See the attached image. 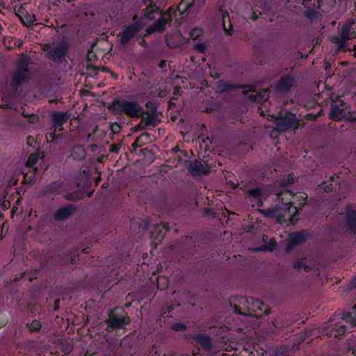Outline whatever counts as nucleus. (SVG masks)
<instances>
[{"mask_svg": "<svg viewBox=\"0 0 356 356\" xmlns=\"http://www.w3.org/2000/svg\"><path fill=\"white\" fill-rule=\"evenodd\" d=\"M193 49L198 53L205 54L207 49V44L204 42H197L193 46Z\"/></svg>", "mask_w": 356, "mask_h": 356, "instance_id": "obj_43", "label": "nucleus"}, {"mask_svg": "<svg viewBox=\"0 0 356 356\" xmlns=\"http://www.w3.org/2000/svg\"><path fill=\"white\" fill-rule=\"evenodd\" d=\"M295 86V79L289 74L282 76L277 82L275 88L281 92H287Z\"/></svg>", "mask_w": 356, "mask_h": 356, "instance_id": "obj_16", "label": "nucleus"}, {"mask_svg": "<svg viewBox=\"0 0 356 356\" xmlns=\"http://www.w3.org/2000/svg\"><path fill=\"white\" fill-rule=\"evenodd\" d=\"M129 318L126 312L121 308H115L108 315L106 321L108 325L114 329H121L124 325L129 323Z\"/></svg>", "mask_w": 356, "mask_h": 356, "instance_id": "obj_6", "label": "nucleus"}, {"mask_svg": "<svg viewBox=\"0 0 356 356\" xmlns=\"http://www.w3.org/2000/svg\"><path fill=\"white\" fill-rule=\"evenodd\" d=\"M339 176H336V177H335V175L330 176L329 179L327 180L324 181L321 184V188H323V190L326 193H330V192L337 191V189L338 188L337 179H339Z\"/></svg>", "mask_w": 356, "mask_h": 356, "instance_id": "obj_22", "label": "nucleus"}, {"mask_svg": "<svg viewBox=\"0 0 356 356\" xmlns=\"http://www.w3.org/2000/svg\"><path fill=\"white\" fill-rule=\"evenodd\" d=\"M238 86H239V89H246L245 91L243 92L245 95H247L248 92H256V86L253 84H238Z\"/></svg>", "mask_w": 356, "mask_h": 356, "instance_id": "obj_40", "label": "nucleus"}, {"mask_svg": "<svg viewBox=\"0 0 356 356\" xmlns=\"http://www.w3.org/2000/svg\"><path fill=\"white\" fill-rule=\"evenodd\" d=\"M277 198L282 204L265 210V216L275 218L279 223L296 224L300 220V211L307 201V195L305 193L293 194L286 191L280 193Z\"/></svg>", "mask_w": 356, "mask_h": 356, "instance_id": "obj_1", "label": "nucleus"}, {"mask_svg": "<svg viewBox=\"0 0 356 356\" xmlns=\"http://www.w3.org/2000/svg\"><path fill=\"white\" fill-rule=\"evenodd\" d=\"M72 156L76 160H82L86 158V152L83 146L75 145L72 149Z\"/></svg>", "mask_w": 356, "mask_h": 356, "instance_id": "obj_26", "label": "nucleus"}, {"mask_svg": "<svg viewBox=\"0 0 356 356\" xmlns=\"http://www.w3.org/2000/svg\"><path fill=\"white\" fill-rule=\"evenodd\" d=\"M27 118L29 122L32 124L37 122L39 120L38 116L33 113H31V115Z\"/></svg>", "mask_w": 356, "mask_h": 356, "instance_id": "obj_51", "label": "nucleus"}, {"mask_svg": "<svg viewBox=\"0 0 356 356\" xmlns=\"http://www.w3.org/2000/svg\"><path fill=\"white\" fill-rule=\"evenodd\" d=\"M265 239H268V236L266 235L263 236V241H264V245L261 248L262 250H266L268 252L273 251L277 247V242L275 238H272L269 239L268 242H266Z\"/></svg>", "mask_w": 356, "mask_h": 356, "instance_id": "obj_31", "label": "nucleus"}, {"mask_svg": "<svg viewBox=\"0 0 356 356\" xmlns=\"http://www.w3.org/2000/svg\"><path fill=\"white\" fill-rule=\"evenodd\" d=\"M28 75V70L24 67V64L18 66L16 72L11 79L10 86L16 90L26 79Z\"/></svg>", "mask_w": 356, "mask_h": 356, "instance_id": "obj_13", "label": "nucleus"}, {"mask_svg": "<svg viewBox=\"0 0 356 356\" xmlns=\"http://www.w3.org/2000/svg\"><path fill=\"white\" fill-rule=\"evenodd\" d=\"M77 210L74 204H67L58 209L54 213V218L57 221H64L72 216Z\"/></svg>", "mask_w": 356, "mask_h": 356, "instance_id": "obj_14", "label": "nucleus"}, {"mask_svg": "<svg viewBox=\"0 0 356 356\" xmlns=\"http://www.w3.org/2000/svg\"><path fill=\"white\" fill-rule=\"evenodd\" d=\"M311 236L310 233L307 229L301 231L291 232L288 235V241L286 245V251L290 252L296 247L304 243Z\"/></svg>", "mask_w": 356, "mask_h": 356, "instance_id": "obj_8", "label": "nucleus"}, {"mask_svg": "<svg viewBox=\"0 0 356 356\" xmlns=\"http://www.w3.org/2000/svg\"><path fill=\"white\" fill-rule=\"evenodd\" d=\"M115 113H124L131 117L141 116L142 107L137 102H129L125 99H116L108 107Z\"/></svg>", "mask_w": 356, "mask_h": 356, "instance_id": "obj_3", "label": "nucleus"}, {"mask_svg": "<svg viewBox=\"0 0 356 356\" xmlns=\"http://www.w3.org/2000/svg\"><path fill=\"white\" fill-rule=\"evenodd\" d=\"M303 13L304 15L312 22L318 19L321 16V14L318 11L309 7L304 11Z\"/></svg>", "mask_w": 356, "mask_h": 356, "instance_id": "obj_32", "label": "nucleus"}, {"mask_svg": "<svg viewBox=\"0 0 356 356\" xmlns=\"http://www.w3.org/2000/svg\"><path fill=\"white\" fill-rule=\"evenodd\" d=\"M172 329L175 331H186L187 329L186 325L184 323H175L172 325Z\"/></svg>", "mask_w": 356, "mask_h": 356, "instance_id": "obj_45", "label": "nucleus"}, {"mask_svg": "<svg viewBox=\"0 0 356 356\" xmlns=\"http://www.w3.org/2000/svg\"><path fill=\"white\" fill-rule=\"evenodd\" d=\"M157 241H159V243L161 242L162 239L165 236V234L166 232H168L170 230V226L168 224L163 223V222H157Z\"/></svg>", "mask_w": 356, "mask_h": 356, "instance_id": "obj_29", "label": "nucleus"}, {"mask_svg": "<svg viewBox=\"0 0 356 356\" xmlns=\"http://www.w3.org/2000/svg\"><path fill=\"white\" fill-rule=\"evenodd\" d=\"M147 110L141 113L142 120L140 123L135 127L136 131L143 129L148 126L154 127L156 121V108L154 106V103L148 101L145 105Z\"/></svg>", "mask_w": 356, "mask_h": 356, "instance_id": "obj_9", "label": "nucleus"}, {"mask_svg": "<svg viewBox=\"0 0 356 356\" xmlns=\"http://www.w3.org/2000/svg\"><path fill=\"white\" fill-rule=\"evenodd\" d=\"M330 356H356V348L349 345L337 350Z\"/></svg>", "mask_w": 356, "mask_h": 356, "instance_id": "obj_25", "label": "nucleus"}, {"mask_svg": "<svg viewBox=\"0 0 356 356\" xmlns=\"http://www.w3.org/2000/svg\"><path fill=\"white\" fill-rule=\"evenodd\" d=\"M297 124V118L295 115H288L280 118L277 121V127L280 131L284 132L291 129H295Z\"/></svg>", "mask_w": 356, "mask_h": 356, "instance_id": "obj_12", "label": "nucleus"}, {"mask_svg": "<svg viewBox=\"0 0 356 356\" xmlns=\"http://www.w3.org/2000/svg\"><path fill=\"white\" fill-rule=\"evenodd\" d=\"M165 40H166V43L168 44V46L170 48H174L178 45V43L177 42H172L170 40V36L169 35H166Z\"/></svg>", "mask_w": 356, "mask_h": 356, "instance_id": "obj_49", "label": "nucleus"}, {"mask_svg": "<svg viewBox=\"0 0 356 356\" xmlns=\"http://www.w3.org/2000/svg\"><path fill=\"white\" fill-rule=\"evenodd\" d=\"M70 117L67 112L54 111L51 115V120L54 127L58 131H61L63 124L69 120Z\"/></svg>", "mask_w": 356, "mask_h": 356, "instance_id": "obj_18", "label": "nucleus"}, {"mask_svg": "<svg viewBox=\"0 0 356 356\" xmlns=\"http://www.w3.org/2000/svg\"><path fill=\"white\" fill-rule=\"evenodd\" d=\"M203 30L201 28L195 27L190 31V36L193 40H197L203 35Z\"/></svg>", "mask_w": 356, "mask_h": 356, "instance_id": "obj_36", "label": "nucleus"}, {"mask_svg": "<svg viewBox=\"0 0 356 356\" xmlns=\"http://www.w3.org/2000/svg\"><path fill=\"white\" fill-rule=\"evenodd\" d=\"M343 225L346 236H356V209H353L351 204L346 207Z\"/></svg>", "mask_w": 356, "mask_h": 356, "instance_id": "obj_7", "label": "nucleus"}, {"mask_svg": "<svg viewBox=\"0 0 356 356\" xmlns=\"http://www.w3.org/2000/svg\"><path fill=\"white\" fill-rule=\"evenodd\" d=\"M194 341L206 350H209L212 346V339L206 334H196L193 336Z\"/></svg>", "mask_w": 356, "mask_h": 356, "instance_id": "obj_21", "label": "nucleus"}, {"mask_svg": "<svg viewBox=\"0 0 356 356\" xmlns=\"http://www.w3.org/2000/svg\"><path fill=\"white\" fill-rule=\"evenodd\" d=\"M294 268H304L306 271H307V269L309 268L308 266L302 259L296 261L294 263Z\"/></svg>", "mask_w": 356, "mask_h": 356, "instance_id": "obj_46", "label": "nucleus"}, {"mask_svg": "<svg viewBox=\"0 0 356 356\" xmlns=\"http://www.w3.org/2000/svg\"><path fill=\"white\" fill-rule=\"evenodd\" d=\"M346 116L345 111L338 105H334L329 113V118L335 121H341Z\"/></svg>", "mask_w": 356, "mask_h": 356, "instance_id": "obj_24", "label": "nucleus"}, {"mask_svg": "<svg viewBox=\"0 0 356 356\" xmlns=\"http://www.w3.org/2000/svg\"><path fill=\"white\" fill-rule=\"evenodd\" d=\"M41 323L39 321L34 320L31 323L29 329L31 332L38 331L41 328Z\"/></svg>", "mask_w": 356, "mask_h": 356, "instance_id": "obj_44", "label": "nucleus"}, {"mask_svg": "<svg viewBox=\"0 0 356 356\" xmlns=\"http://www.w3.org/2000/svg\"><path fill=\"white\" fill-rule=\"evenodd\" d=\"M144 3L147 6V9L145 13V17L149 19H153L154 18V3L153 0H143Z\"/></svg>", "mask_w": 356, "mask_h": 356, "instance_id": "obj_30", "label": "nucleus"}, {"mask_svg": "<svg viewBox=\"0 0 356 356\" xmlns=\"http://www.w3.org/2000/svg\"><path fill=\"white\" fill-rule=\"evenodd\" d=\"M233 309H234V312L235 314H243L242 312H241V308L239 306L234 305Z\"/></svg>", "mask_w": 356, "mask_h": 356, "instance_id": "obj_57", "label": "nucleus"}, {"mask_svg": "<svg viewBox=\"0 0 356 356\" xmlns=\"http://www.w3.org/2000/svg\"><path fill=\"white\" fill-rule=\"evenodd\" d=\"M82 195L78 191H74L72 193H68L65 195V198L68 201H76L81 199Z\"/></svg>", "mask_w": 356, "mask_h": 356, "instance_id": "obj_37", "label": "nucleus"}, {"mask_svg": "<svg viewBox=\"0 0 356 356\" xmlns=\"http://www.w3.org/2000/svg\"><path fill=\"white\" fill-rule=\"evenodd\" d=\"M111 130L113 134H118L120 131V126L118 124H113L111 125Z\"/></svg>", "mask_w": 356, "mask_h": 356, "instance_id": "obj_50", "label": "nucleus"}, {"mask_svg": "<svg viewBox=\"0 0 356 356\" xmlns=\"http://www.w3.org/2000/svg\"><path fill=\"white\" fill-rule=\"evenodd\" d=\"M15 13L22 24L27 27H29L36 21L35 15L29 13L23 6H19L17 9H15Z\"/></svg>", "mask_w": 356, "mask_h": 356, "instance_id": "obj_17", "label": "nucleus"}, {"mask_svg": "<svg viewBox=\"0 0 356 356\" xmlns=\"http://www.w3.org/2000/svg\"><path fill=\"white\" fill-rule=\"evenodd\" d=\"M356 327V304L346 312L330 318L322 327V333L330 340L341 339L346 332H353Z\"/></svg>", "mask_w": 356, "mask_h": 356, "instance_id": "obj_2", "label": "nucleus"}, {"mask_svg": "<svg viewBox=\"0 0 356 356\" xmlns=\"http://www.w3.org/2000/svg\"><path fill=\"white\" fill-rule=\"evenodd\" d=\"M262 9H263V11L264 13H266V12H268L270 9V6L269 5H267L266 3H264L263 6H262Z\"/></svg>", "mask_w": 356, "mask_h": 356, "instance_id": "obj_63", "label": "nucleus"}, {"mask_svg": "<svg viewBox=\"0 0 356 356\" xmlns=\"http://www.w3.org/2000/svg\"><path fill=\"white\" fill-rule=\"evenodd\" d=\"M168 284V281L165 277L157 275V290H164Z\"/></svg>", "mask_w": 356, "mask_h": 356, "instance_id": "obj_34", "label": "nucleus"}, {"mask_svg": "<svg viewBox=\"0 0 356 356\" xmlns=\"http://www.w3.org/2000/svg\"><path fill=\"white\" fill-rule=\"evenodd\" d=\"M22 114L24 118H28L31 115L29 112H26L25 110L23 111Z\"/></svg>", "mask_w": 356, "mask_h": 356, "instance_id": "obj_64", "label": "nucleus"}, {"mask_svg": "<svg viewBox=\"0 0 356 356\" xmlns=\"http://www.w3.org/2000/svg\"><path fill=\"white\" fill-rule=\"evenodd\" d=\"M39 159V154L33 153L31 154L28 158L26 165L29 168H33L34 165L38 162Z\"/></svg>", "mask_w": 356, "mask_h": 356, "instance_id": "obj_35", "label": "nucleus"}, {"mask_svg": "<svg viewBox=\"0 0 356 356\" xmlns=\"http://www.w3.org/2000/svg\"><path fill=\"white\" fill-rule=\"evenodd\" d=\"M17 181L18 179L16 177H12L9 182L10 186H15L17 184Z\"/></svg>", "mask_w": 356, "mask_h": 356, "instance_id": "obj_55", "label": "nucleus"}, {"mask_svg": "<svg viewBox=\"0 0 356 356\" xmlns=\"http://www.w3.org/2000/svg\"><path fill=\"white\" fill-rule=\"evenodd\" d=\"M120 145H112L110 151L112 152H118L120 149Z\"/></svg>", "mask_w": 356, "mask_h": 356, "instance_id": "obj_59", "label": "nucleus"}, {"mask_svg": "<svg viewBox=\"0 0 356 356\" xmlns=\"http://www.w3.org/2000/svg\"><path fill=\"white\" fill-rule=\"evenodd\" d=\"M194 0H181L180 3L177 5L175 10L172 9L175 15V19L177 17L184 19L188 15L191 7L193 5Z\"/></svg>", "mask_w": 356, "mask_h": 356, "instance_id": "obj_15", "label": "nucleus"}, {"mask_svg": "<svg viewBox=\"0 0 356 356\" xmlns=\"http://www.w3.org/2000/svg\"><path fill=\"white\" fill-rule=\"evenodd\" d=\"M210 75L214 79H219L220 77V74L219 72H215V71H211L210 73Z\"/></svg>", "mask_w": 356, "mask_h": 356, "instance_id": "obj_56", "label": "nucleus"}, {"mask_svg": "<svg viewBox=\"0 0 356 356\" xmlns=\"http://www.w3.org/2000/svg\"><path fill=\"white\" fill-rule=\"evenodd\" d=\"M172 7L167 10V16H162L157 19V32H163L172 21Z\"/></svg>", "mask_w": 356, "mask_h": 356, "instance_id": "obj_20", "label": "nucleus"}, {"mask_svg": "<svg viewBox=\"0 0 356 356\" xmlns=\"http://www.w3.org/2000/svg\"><path fill=\"white\" fill-rule=\"evenodd\" d=\"M222 15L223 29L227 35H232L233 34V26L231 23L229 14L225 12Z\"/></svg>", "mask_w": 356, "mask_h": 356, "instance_id": "obj_27", "label": "nucleus"}, {"mask_svg": "<svg viewBox=\"0 0 356 356\" xmlns=\"http://www.w3.org/2000/svg\"><path fill=\"white\" fill-rule=\"evenodd\" d=\"M34 176H28L27 175H24V184H31L33 181Z\"/></svg>", "mask_w": 356, "mask_h": 356, "instance_id": "obj_52", "label": "nucleus"}, {"mask_svg": "<svg viewBox=\"0 0 356 356\" xmlns=\"http://www.w3.org/2000/svg\"><path fill=\"white\" fill-rule=\"evenodd\" d=\"M56 129L55 128L54 132L49 134V137L51 138L52 140H56L59 136V135H56Z\"/></svg>", "mask_w": 356, "mask_h": 356, "instance_id": "obj_61", "label": "nucleus"}, {"mask_svg": "<svg viewBox=\"0 0 356 356\" xmlns=\"http://www.w3.org/2000/svg\"><path fill=\"white\" fill-rule=\"evenodd\" d=\"M147 31L148 32V34L154 33L156 31V22H154L153 24L151 26H149Z\"/></svg>", "mask_w": 356, "mask_h": 356, "instance_id": "obj_58", "label": "nucleus"}, {"mask_svg": "<svg viewBox=\"0 0 356 356\" xmlns=\"http://www.w3.org/2000/svg\"><path fill=\"white\" fill-rule=\"evenodd\" d=\"M187 168L193 176L208 175L211 172L210 165L207 163L204 164L202 161L198 160H195L193 162L191 161Z\"/></svg>", "mask_w": 356, "mask_h": 356, "instance_id": "obj_11", "label": "nucleus"}, {"mask_svg": "<svg viewBox=\"0 0 356 356\" xmlns=\"http://www.w3.org/2000/svg\"><path fill=\"white\" fill-rule=\"evenodd\" d=\"M237 85L228 83L224 80H219L215 83L216 90L220 93L238 90L239 86Z\"/></svg>", "mask_w": 356, "mask_h": 356, "instance_id": "obj_23", "label": "nucleus"}, {"mask_svg": "<svg viewBox=\"0 0 356 356\" xmlns=\"http://www.w3.org/2000/svg\"><path fill=\"white\" fill-rule=\"evenodd\" d=\"M149 135L148 134H143L140 136H138L134 143L133 144L134 147L140 146L144 142H147Z\"/></svg>", "mask_w": 356, "mask_h": 356, "instance_id": "obj_38", "label": "nucleus"}, {"mask_svg": "<svg viewBox=\"0 0 356 356\" xmlns=\"http://www.w3.org/2000/svg\"><path fill=\"white\" fill-rule=\"evenodd\" d=\"M291 346L284 344L276 351L275 356H291Z\"/></svg>", "mask_w": 356, "mask_h": 356, "instance_id": "obj_33", "label": "nucleus"}, {"mask_svg": "<svg viewBox=\"0 0 356 356\" xmlns=\"http://www.w3.org/2000/svg\"><path fill=\"white\" fill-rule=\"evenodd\" d=\"M234 300L240 304L245 305L248 311L261 312L266 315L270 312L268 306L258 298L252 296H236Z\"/></svg>", "mask_w": 356, "mask_h": 356, "instance_id": "obj_5", "label": "nucleus"}, {"mask_svg": "<svg viewBox=\"0 0 356 356\" xmlns=\"http://www.w3.org/2000/svg\"><path fill=\"white\" fill-rule=\"evenodd\" d=\"M10 207V202L8 200L3 201L1 204V209L3 211L7 210Z\"/></svg>", "mask_w": 356, "mask_h": 356, "instance_id": "obj_54", "label": "nucleus"}, {"mask_svg": "<svg viewBox=\"0 0 356 356\" xmlns=\"http://www.w3.org/2000/svg\"><path fill=\"white\" fill-rule=\"evenodd\" d=\"M262 194L261 190L259 188H254L250 189L248 192V195L250 197L259 198Z\"/></svg>", "mask_w": 356, "mask_h": 356, "instance_id": "obj_41", "label": "nucleus"}, {"mask_svg": "<svg viewBox=\"0 0 356 356\" xmlns=\"http://www.w3.org/2000/svg\"><path fill=\"white\" fill-rule=\"evenodd\" d=\"M346 120L350 122H352V123L355 122H356V113H350L346 118Z\"/></svg>", "mask_w": 356, "mask_h": 356, "instance_id": "obj_53", "label": "nucleus"}, {"mask_svg": "<svg viewBox=\"0 0 356 356\" xmlns=\"http://www.w3.org/2000/svg\"><path fill=\"white\" fill-rule=\"evenodd\" d=\"M166 63L167 61L165 60H161L157 65V66L159 67V68H161V69H163L166 67Z\"/></svg>", "mask_w": 356, "mask_h": 356, "instance_id": "obj_60", "label": "nucleus"}, {"mask_svg": "<svg viewBox=\"0 0 356 356\" xmlns=\"http://www.w3.org/2000/svg\"><path fill=\"white\" fill-rule=\"evenodd\" d=\"M249 98L252 102H259L263 99L262 93L259 92L255 95H250Z\"/></svg>", "mask_w": 356, "mask_h": 356, "instance_id": "obj_47", "label": "nucleus"}, {"mask_svg": "<svg viewBox=\"0 0 356 356\" xmlns=\"http://www.w3.org/2000/svg\"><path fill=\"white\" fill-rule=\"evenodd\" d=\"M262 15V12L261 11H255V10H252V14L250 16V19L252 20V21H257L259 18V16Z\"/></svg>", "mask_w": 356, "mask_h": 356, "instance_id": "obj_48", "label": "nucleus"}, {"mask_svg": "<svg viewBox=\"0 0 356 356\" xmlns=\"http://www.w3.org/2000/svg\"><path fill=\"white\" fill-rule=\"evenodd\" d=\"M142 22H137L126 27L122 33H120V43L125 46L129 43L131 39L134 38L143 29Z\"/></svg>", "mask_w": 356, "mask_h": 356, "instance_id": "obj_10", "label": "nucleus"}, {"mask_svg": "<svg viewBox=\"0 0 356 356\" xmlns=\"http://www.w3.org/2000/svg\"><path fill=\"white\" fill-rule=\"evenodd\" d=\"M60 308V300L57 299L54 302V310L57 311Z\"/></svg>", "mask_w": 356, "mask_h": 356, "instance_id": "obj_62", "label": "nucleus"}, {"mask_svg": "<svg viewBox=\"0 0 356 356\" xmlns=\"http://www.w3.org/2000/svg\"><path fill=\"white\" fill-rule=\"evenodd\" d=\"M60 188V184L58 182H52L51 184L44 188V191L47 193H54Z\"/></svg>", "mask_w": 356, "mask_h": 356, "instance_id": "obj_42", "label": "nucleus"}, {"mask_svg": "<svg viewBox=\"0 0 356 356\" xmlns=\"http://www.w3.org/2000/svg\"><path fill=\"white\" fill-rule=\"evenodd\" d=\"M143 94L148 97L154 96V79L152 81L143 80Z\"/></svg>", "mask_w": 356, "mask_h": 356, "instance_id": "obj_28", "label": "nucleus"}, {"mask_svg": "<svg viewBox=\"0 0 356 356\" xmlns=\"http://www.w3.org/2000/svg\"><path fill=\"white\" fill-rule=\"evenodd\" d=\"M99 70H102L103 72H109L110 71V70L107 67H104V66L95 67L92 65H88L87 66V70L90 73H94L95 74H97V71Z\"/></svg>", "mask_w": 356, "mask_h": 356, "instance_id": "obj_39", "label": "nucleus"}, {"mask_svg": "<svg viewBox=\"0 0 356 356\" xmlns=\"http://www.w3.org/2000/svg\"><path fill=\"white\" fill-rule=\"evenodd\" d=\"M69 48L67 41L62 40L59 43L47 44L44 51H47L46 57L54 63H60L65 60L67 52Z\"/></svg>", "mask_w": 356, "mask_h": 356, "instance_id": "obj_4", "label": "nucleus"}, {"mask_svg": "<svg viewBox=\"0 0 356 356\" xmlns=\"http://www.w3.org/2000/svg\"><path fill=\"white\" fill-rule=\"evenodd\" d=\"M354 24L355 21L351 19L341 27L339 36L342 41L356 38V32L353 28Z\"/></svg>", "mask_w": 356, "mask_h": 356, "instance_id": "obj_19", "label": "nucleus"}]
</instances>
